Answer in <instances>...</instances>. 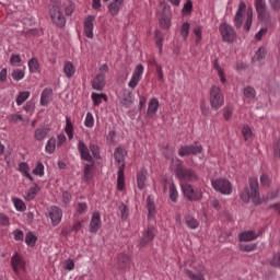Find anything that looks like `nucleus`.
<instances>
[{
	"instance_id": "obj_1",
	"label": "nucleus",
	"mask_w": 280,
	"mask_h": 280,
	"mask_svg": "<svg viewBox=\"0 0 280 280\" xmlns=\"http://www.w3.org/2000/svg\"><path fill=\"white\" fill-rule=\"evenodd\" d=\"M245 16L246 23L244 27L246 32H248L250 31V26L253 25V9L246 10V3L244 1H241L238 3V9L234 18V25L237 30H240V27H242V25L244 24Z\"/></svg>"
},
{
	"instance_id": "obj_2",
	"label": "nucleus",
	"mask_w": 280,
	"mask_h": 280,
	"mask_svg": "<svg viewBox=\"0 0 280 280\" xmlns=\"http://www.w3.org/2000/svg\"><path fill=\"white\" fill-rule=\"evenodd\" d=\"M249 187H246L243 192H241V200L243 202H248L253 200L254 205H261V196L259 195V180L255 177L249 178Z\"/></svg>"
},
{
	"instance_id": "obj_3",
	"label": "nucleus",
	"mask_w": 280,
	"mask_h": 280,
	"mask_svg": "<svg viewBox=\"0 0 280 280\" xmlns=\"http://www.w3.org/2000/svg\"><path fill=\"white\" fill-rule=\"evenodd\" d=\"M50 19L57 27H65L67 19L62 14V0H51L48 7Z\"/></svg>"
},
{
	"instance_id": "obj_4",
	"label": "nucleus",
	"mask_w": 280,
	"mask_h": 280,
	"mask_svg": "<svg viewBox=\"0 0 280 280\" xmlns=\"http://www.w3.org/2000/svg\"><path fill=\"white\" fill-rule=\"evenodd\" d=\"M158 18L162 30L172 27V7L167 2L162 1L158 9Z\"/></svg>"
},
{
	"instance_id": "obj_5",
	"label": "nucleus",
	"mask_w": 280,
	"mask_h": 280,
	"mask_svg": "<svg viewBox=\"0 0 280 280\" xmlns=\"http://www.w3.org/2000/svg\"><path fill=\"white\" fill-rule=\"evenodd\" d=\"M177 166L174 168V173L177 176L180 183H194V180H198V175L191 170L183 166L180 161H177Z\"/></svg>"
},
{
	"instance_id": "obj_6",
	"label": "nucleus",
	"mask_w": 280,
	"mask_h": 280,
	"mask_svg": "<svg viewBox=\"0 0 280 280\" xmlns=\"http://www.w3.org/2000/svg\"><path fill=\"white\" fill-rule=\"evenodd\" d=\"M210 105L213 110H219L224 106V94H222V90L218 85H212L210 89Z\"/></svg>"
},
{
	"instance_id": "obj_7",
	"label": "nucleus",
	"mask_w": 280,
	"mask_h": 280,
	"mask_svg": "<svg viewBox=\"0 0 280 280\" xmlns=\"http://www.w3.org/2000/svg\"><path fill=\"white\" fill-rule=\"evenodd\" d=\"M211 185L215 191L223 194V196H231L233 194V185L226 178L212 179Z\"/></svg>"
},
{
	"instance_id": "obj_8",
	"label": "nucleus",
	"mask_w": 280,
	"mask_h": 280,
	"mask_svg": "<svg viewBox=\"0 0 280 280\" xmlns=\"http://www.w3.org/2000/svg\"><path fill=\"white\" fill-rule=\"evenodd\" d=\"M219 32L222 36L223 43H234L237 38L235 28H233V26L226 22L220 24Z\"/></svg>"
},
{
	"instance_id": "obj_9",
	"label": "nucleus",
	"mask_w": 280,
	"mask_h": 280,
	"mask_svg": "<svg viewBox=\"0 0 280 280\" xmlns=\"http://www.w3.org/2000/svg\"><path fill=\"white\" fill-rule=\"evenodd\" d=\"M182 191L185 198H188L190 201L197 202L198 200H202V189L200 188H194L189 184H182Z\"/></svg>"
},
{
	"instance_id": "obj_10",
	"label": "nucleus",
	"mask_w": 280,
	"mask_h": 280,
	"mask_svg": "<svg viewBox=\"0 0 280 280\" xmlns=\"http://www.w3.org/2000/svg\"><path fill=\"white\" fill-rule=\"evenodd\" d=\"M159 230L154 225H149L143 232L140 238L139 247L143 248L148 246L151 242H154V237H156Z\"/></svg>"
},
{
	"instance_id": "obj_11",
	"label": "nucleus",
	"mask_w": 280,
	"mask_h": 280,
	"mask_svg": "<svg viewBox=\"0 0 280 280\" xmlns=\"http://www.w3.org/2000/svg\"><path fill=\"white\" fill-rule=\"evenodd\" d=\"M11 266L16 277H19L20 280H23V278L21 277V272H25V260H23V257H21L19 253H15L11 257Z\"/></svg>"
},
{
	"instance_id": "obj_12",
	"label": "nucleus",
	"mask_w": 280,
	"mask_h": 280,
	"mask_svg": "<svg viewBox=\"0 0 280 280\" xmlns=\"http://www.w3.org/2000/svg\"><path fill=\"white\" fill-rule=\"evenodd\" d=\"M143 71H144L143 65L139 63L136 67L131 75V79L128 83L129 89H137L139 82H141V78H143Z\"/></svg>"
},
{
	"instance_id": "obj_13",
	"label": "nucleus",
	"mask_w": 280,
	"mask_h": 280,
	"mask_svg": "<svg viewBox=\"0 0 280 280\" xmlns=\"http://www.w3.org/2000/svg\"><path fill=\"white\" fill-rule=\"evenodd\" d=\"M48 218H50L52 226H58L62 222V209L56 206L50 207Z\"/></svg>"
},
{
	"instance_id": "obj_14",
	"label": "nucleus",
	"mask_w": 280,
	"mask_h": 280,
	"mask_svg": "<svg viewBox=\"0 0 280 280\" xmlns=\"http://www.w3.org/2000/svg\"><path fill=\"white\" fill-rule=\"evenodd\" d=\"M200 152H202V145L191 144V145L180 147L178 154L179 156H189L190 154H200Z\"/></svg>"
},
{
	"instance_id": "obj_15",
	"label": "nucleus",
	"mask_w": 280,
	"mask_h": 280,
	"mask_svg": "<svg viewBox=\"0 0 280 280\" xmlns=\"http://www.w3.org/2000/svg\"><path fill=\"white\" fill-rule=\"evenodd\" d=\"M196 272H194L189 269H185V273L187 275L188 279H190V280H207V278H205V275H207V268H205V266L200 265L196 269Z\"/></svg>"
},
{
	"instance_id": "obj_16",
	"label": "nucleus",
	"mask_w": 280,
	"mask_h": 280,
	"mask_svg": "<svg viewBox=\"0 0 280 280\" xmlns=\"http://www.w3.org/2000/svg\"><path fill=\"white\" fill-rule=\"evenodd\" d=\"M102 229V215L100 212L95 211L92 213V218L89 225L90 233H97Z\"/></svg>"
},
{
	"instance_id": "obj_17",
	"label": "nucleus",
	"mask_w": 280,
	"mask_h": 280,
	"mask_svg": "<svg viewBox=\"0 0 280 280\" xmlns=\"http://www.w3.org/2000/svg\"><path fill=\"white\" fill-rule=\"evenodd\" d=\"M95 23V15H89L83 21V32L86 38H93V28Z\"/></svg>"
},
{
	"instance_id": "obj_18",
	"label": "nucleus",
	"mask_w": 280,
	"mask_h": 280,
	"mask_svg": "<svg viewBox=\"0 0 280 280\" xmlns=\"http://www.w3.org/2000/svg\"><path fill=\"white\" fill-rule=\"evenodd\" d=\"M78 151L81 154V159L83 161H88V163H91L93 161V155H91V151L89 150V147L84 141L79 140L78 142Z\"/></svg>"
},
{
	"instance_id": "obj_19",
	"label": "nucleus",
	"mask_w": 280,
	"mask_h": 280,
	"mask_svg": "<svg viewBox=\"0 0 280 280\" xmlns=\"http://www.w3.org/2000/svg\"><path fill=\"white\" fill-rule=\"evenodd\" d=\"M124 8V0H112L107 5V10L112 16H117Z\"/></svg>"
},
{
	"instance_id": "obj_20",
	"label": "nucleus",
	"mask_w": 280,
	"mask_h": 280,
	"mask_svg": "<svg viewBox=\"0 0 280 280\" xmlns=\"http://www.w3.org/2000/svg\"><path fill=\"white\" fill-rule=\"evenodd\" d=\"M130 256H128L127 254H119L117 262L118 270H130Z\"/></svg>"
},
{
	"instance_id": "obj_21",
	"label": "nucleus",
	"mask_w": 280,
	"mask_h": 280,
	"mask_svg": "<svg viewBox=\"0 0 280 280\" xmlns=\"http://www.w3.org/2000/svg\"><path fill=\"white\" fill-rule=\"evenodd\" d=\"M104 86H106V75L96 74L92 80V89L94 91H104Z\"/></svg>"
},
{
	"instance_id": "obj_22",
	"label": "nucleus",
	"mask_w": 280,
	"mask_h": 280,
	"mask_svg": "<svg viewBox=\"0 0 280 280\" xmlns=\"http://www.w3.org/2000/svg\"><path fill=\"white\" fill-rule=\"evenodd\" d=\"M89 213V203L85 201H77L74 203V218H80V215H86Z\"/></svg>"
},
{
	"instance_id": "obj_23",
	"label": "nucleus",
	"mask_w": 280,
	"mask_h": 280,
	"mask_svg": "<svg viewBox=\"0 0 280 280\" xmlns=\"http://www.w3.org/2000/svg\"><path fill=\"white\" fill-rule=\"evenodd\" d=\"M156 113H159V98L153 97L149 102L147 117H149V119H152L156 116Z\"/></svg>"
},
{
	"instance_id": "obj_24",
	"label": "nucleus",
	"mask_w": 280,
	"mask_h": 280,
	"mask_svg": "<svg viewBox=\"0 0 280 280\" xmlns=\"http://www.w3.org/2000/svg\"><path fill=\"white\" fill-rule=\"evenodd\" d=\"M125 168H126V164L118 165V173H117V189H118V191H124V187H126V177L124 175Z\"/></svg>"
},
{
	"instance_id": "obj_25",
	"label": "nucleus",
	"mask_w": 280,
	"mask_h": 280,
	"mask_svg": "<svg viewBox=\"0 0 280 280\" xmlns=\"http://www.w3.org/2000/svg\"><path fill=\"white\" fill-rule=\"evenodd\" d=\"M51 95H54V91L51 89H44L40 94V106H49V104H51Z\"/></svg>"
},
{
	"instance_id": "obj_26",
	"label": "nucleus",
	"mask_w": 280,
	"mask_h": 280,
	"mask_svg": "<svg viewBox=\"0 0 280 280\" xmlns=\"http://www.w3.org/2000/svg\"><path fill=\"white\" fill-rule=\"evenodd\" d=\"M255 8L258 14V19L264 21L266 19L267 12L266 0H255Z\"/></svg>"
},
{
	"instance_id": "obj_27",
	"label": "nucleus",
	"mask_w": 280,
	"mask_h": 280,
	"mask_svg": "<svg viewBox=\"0 0 280 280\" xmlns=\"http://www.w3.org/2000/svg\"><path fill=\"white\" fill-rule=\"evenodd\" d=\"M257 237H259V234L255 231H245L238 234L240 242H254Z\"/></svg>"
},
{
	"instance_id": "obj_28",
	"label": "nucleus",
	"mask_w": 280,
	"mask_h": 280,
	"mask_svg": "<svg viewBox=\"0 0 280 280\" xmlns=\"http://www.w3.org/2000/svg\"><path fill=\"white\" fill-rule=\"evenodd\" d=\"M128 154V152L125 151L124 148L118 147L115 149L114 151V159L115 161H117L118 165H125V161H126V155Z\"/></svg>"
},
{
	"instance_id": "obj_29",
	"label": "nucleus",
	"mask_w": 280,
	"mask_h": 280,
	"mask_svg": "<svg viewBox=\"0 0 280 280\" xmlns=\"http://www.w3.org/2000/svg\"><path fill=\"white\" fill-rule=\"evenodd\" d=\"M83 174V180H86V183L93 180V176H95V164H85Z\"/></svg>"
},
{
	"instance_id": "obj_30",
	"label": "nucleus",
	"mask_w": 280,
	"mask_h": 280,
	"mask_svg": "<svg viewBox=\"0 0 280 280\" xmlns=\"http://www.w3.org/2000/svg\"><path fill=\"white\" fill-rule=\"evenodd\" d=\"M63 73L66 78L70 80V78H73L75 75V66L71 61H66L63 65Z\"/></svg>"
},
{
	"instance_id": "obj_31",
	"label": "nucleus",
	"mask_w": 280,
	"mask_h": 280,
	"mask_svg": "<svg viewBox=\"0 0 280 280\" xmlns=\"http://www.w3.org/2000/svg\"><path fill=\"white\" fill-rule=\"evenodd\" d=\"M243 95H244L245 102H253V100L257 97V91H255V88L253 86H246L243 90Z\"/></svg>"
},
{
	"instance_id": "obj_32",
	"label": "nucleus",
	"mask_w": 280,
	"mask_h": 280,
	"mask_svg": "<svg viewBox=\"0 0 280 280\" xmlns=\"http://www.w3.org/2000/svg\"><path fill=\"white\" fill-rule=\"evenodd\" d=\"M38 191H40V187L38 185L34 184L25 194L24 199L27 200V202H32L34 198H36Z\"/></svg>"
},
{
	"instance_id": "obj_33",
	"label": "nucleus",
	"mask_w": 280,
	"mask_h": 280,
	"mask_svg": "<svg viewBox=\"0 0 280 280\" xmlns=\"http://www.w3.org/2000/svg\"><path fill=\"white\" fill-rule=\"evenodd\" d=\"M12 202L16 211L20 213H25L27 211V206L25 205V201L21 198L12 197Z\"/></svg>"
},
{
	"instance_id": "obj_34",
	"label": "nucleus",
	"mask_w": 280,
	"mask_h": 280,
	"mask_svg": "<svg viewBox=\"0 0 280 280\" xmlns=\"http://www.w3.org/2000/svg\"><path fill=\"white\" fill-rule=\"evenodd\" d=\"M47 135H49V129L42 127L35 130L34 138L36 141H45V139H47Z\"/></svg>"
},
{
	"instance_id": "obj_35",
	"label": "nucleus",
	"mask_w": 280,
	"mask_h": 280,
	"mask_svg": "<svg viewBox=\"0 0 280 280\" xmlns=\"http://www.w3.org/2000/svg\"><path fill=\"white\" fill-rule=\"evenodd\" d=\"M65 132L69 139V141L73 140V122L71 121V117H66V127Z\"/></svg>"
},
{
	"instance_id": "obj_36",
	"label": "nucleus",
	"mask_w": 280,
	"mask_h": 280,
	"mask_svg": "<svg viewBox=\"0 0 280 280\" xmlns=\"http://www.w3.org/2000/svg\"><path fill=\"white\" fill-rule=\"evenodd\" d=\"M19 172L25 176V178H28V180L33 182L34 177L32 174H30V165L25 162H21L19 164Z\"/></svg>"
},
{
	"instance_id": "obj_37",
	"label": "nucleus",
	"mask_w": 280,
	"mask_h": 280,
	"mask_svg": "<svg viewBox=\"0 0 280 280\" xmlns=\"http://www.w3.org/2000/svg\"><path fill=\"white\" fill-rule=\"evenodd\" d=\"M91 100H92L94 106H100V104H102V102H107L108 97L106 96V94H103V93L102 94L92 93Z\"/></svg>"
},
{
	"instance_id": "obj_38",
	"label": "nucleus",
	"mask_w": 280,
	"mask_h": 280,
	"mask_svg": "<svg viewBox=\"0 0 280 280\" xmlns=\"http://www.w3.org/2000/svg\"><path fill=\"white\" fill-rule=\"evenodd\" d=\"M57 139L51 137L47 142H46V147H45V152H47V154H54V152H56V147H57Z\"/></svg>"
},
{
	"instance_id": "obj_39",
	"label": "nucleus",
	"mask_w": 280,
	"mask_h": 280,
	"mask_svg": "<svg viewBox=\"0 0 280 280\" xmlns=\"http://www.w3.org/2000/svg\"><path fill=\"white\" fill-rule=\"evenodd\" d=\"M120 104H122L125 108H130L132 104V93L130 91L124 92V97L121 98Z\"/></svg>"
},
{
	"instance_id": "obj_40",
	"label": "nucleus",
	"mask_w": 280,
	"mask_h": 280,
	"mask_svg": "<svg viewBox=\"0 0 280 280\" xmlns=\"http://www.w3.org/2000/svg\"><path fill=\"white\" fill-rule=\"evenodd\" d=\"M36 242H38V237L33 234V232H27L25 235V244H27L31 248L36 246Z\"/></svg>"
},
{
	"instance_id": "obj_41",
	"label": "nucleus",
	"mask_w": 280,
	"mask_h": 280,
	"mask_svg": "<svg viewBox=\"0 0 280 280\" xmlns=\"http://www.w3.org/2000/svg\"><path fill=\"white\" fill-rule=\"evenodd\" d=\"M147 209L149 211V219L154 218L155 213H156V207L154 206V201L152 200L151 197L147 198Z\"/></svg>"
},
{
	"instance_id": "obj_42",
	"label": "nucleus",
	"mask_w": 280,
	"mask_h": 280,
	"mask_svg": "<svg viewBox=\"0 0 280 280\" xmlns=\"http://www.w3.org/2000/svg\"><path fill=\"white\" fill-rule=\"evenodd\" d=\"M185 224L188 226V229H191V230H196L198 229V226H200V222H198V220H196L191 215H187L185 218Z\"/></svg>"
},
{
	"instance_id": "obj_43",
	"label": "nucleus",
	"mask_w": 280,
	"mask_h": 280,
	"mask_svg": "<svg viewBox=\"0 0 280 280\" xmlns=\"http://www.w3.org/2000/svg\"><path fill=\"white\" fill-rule=\"evenodd\" d=\"M168 196L172 202H178V189H176V185L174 183L170 184Z\"/></svg>"
},
{
	"instance_id": "obj_44",
	"label": "nucleus",
	"mask_w": 280,
	"mask_h": 280,
	"mask_svg": "<svg viewBox=\"0 0 280 280\" xmlns=\"http://www.w3.org/2000/svg\"><path fill=\"white\" fill-rule=\"evenodd\" d=\"M189 30H191L189 22H184L179 28V34L184 40H187V37L189 36Z\"/></svg>"
},
{
	"instance_id": "obj_45",
	"label": "nucleus",
	"mask_w": 280,
	"mask_h": 280,
	"mask_svg": "<svg viewBox=\"0 0 280 280\" xmlns=\"http://www.w3.org/2000/svg\"><path fill=\"white\" fill-rule=\"evenodd\" d=\"M192 34L195 35V43L196 45H200L202 40V26L197 25L192 30Z\"/></svg>"
},
{
	"instance_id": "obj_46",
	"label": "nucleus",
	"mask_w": 280,
	"mask_h": 280,
	"mask_svg": "<svg viewBox=\"0 0 280 280\" xmlns=\"http://www.w3.org/2000/svg\"><path fill=\"white\" fill-rule=\"evenodd\" d=\"M163 33L161 31H155V45L159 47L160 54H163Z\"/></svg>"
},
{
	"instance_id": "obj_47",
	"label": "nucleus",
	"mask_w": 280,
	"mask_h": 280,
	"mask_svg": "<svg viewBox=\"0 0 280 280\" xmlns=\"http://www.w3.org/2000/svg\"><path fill=\"white\" fill-rule=\"evenodd\" d=\"M28 69L31 71V73H37L38 69H40V63H38V59L32 58L28 61Z\"/></svg>"
},
{
	"instance_id": "obj_48",
	"label": "nucleus",
	"mask_w": 280,
	"mask_h": 280,
	"mask_svg": "<svg viewBox=\"0 0 280 280\" xmlns=\"http://www.w3.org/2000/svg\"><path fill=\"white\" fill-rule=\"evenodd\" d=\"M145 172L141 171L137 175V185L139 189H143L145 187Z\"/></svg>"
},
{
	"instance_id": "obj_49",
	"label": "nucleus",
	"mask_w": 280,
	"mask_h": 280,
	"mask_svg": "<svg viewBox=\"0 0 280 280\" xmlns=\"http://www.w3.org/2000/svg\"><path fill=\"white\" fill-rule=\"evenodd\" d=\"M93 126H95V118L91 112H88L84 120V127L93 128Z\"/></svg>"
},
{
	"instance_id": "obj_50",
	"label": "nucleus",
	"mask_w": 280,
	"mask_h": 280,
	"mask_svg": "<svg viewBox=\"0 0 280 280\" xmlns=\"http://www.w3.org/2000/svg\"><path fill=\"white\" fill-rule=\"evenodd\" d=\"M26 100H30V92L24 91L19 93L15 102L18 106H21V104H23Z\"/></svg>"
},
{
	"instance_id": "obj_51",
	"label": "nucleus",
	"mask_w": 280,
	"mask_h": 280,
	"mask_svg": "<svg viewBox=\"0 0 280 280\" xmlns=\"http://www.w3.org/2000/svg\"><path fill=\"white\" fill-rule=\"evenodd\" d=\"M242 135L245 141H248V139H253V130L248 125H244L242 127Z\"/></svg>"
},
{
	"instance_id": "obj_52",
	"label": "nucleus",
	"mask_w": 280,
	"mask_h": 280,
	"mask_svg": "<svg viewBox=\"0 0 280 280\" xmlns=\"http://www.w3.org/2000/svg\"><path fill=\"white\" fill-rule=\"evenodd\" d=\"M12 78L13 80H15V82H20V80H23V78H25V71L19 68L14 69L12 71Z\"/></svg>"
},
{
	"instance_id": "obj_53",
	"label": "nucleus",
	"mask_w": 280,
	"mask_h": 280,
	"mask_svg": "<svg viewBox=\"0 0 280 280\" xmlns=\"http://www.w3.org/2000/svg\"><path fill=\"white\" fill-rule=\"evenodd\" d=\"M266 59V48L264 47H260L255 56H254V60H256L257 62H261V60H265Z\"/></svg>"
},
{
	"instance_id": "obj_54",
	"label": "nucleus",
	"mask_w": 280,
	"mask_h": 280,
	"mask_svg": "<svg viewBox=\"0 0 280 280\" xmlns=\"http://www.w3.org/2000/svg\"><path fill=\"white\" fill-rule=\"evenodd\" d=\"M33 174H35V176H45V165H43L40 162H37L35 168L33 170Z\"/></svg>"
},
{
	"instance_id": "obj_55",
	"label": "nucleus",
	"mask_w": 280,
	"mask_h": 280,
	"mask_svg": "<svg viewBox=\"0 0 280 280\" xmlns=\"http://www.w3.org/2000/svg\"><path fill=\"white\" fill-rule=\"evenodd\" d=\"M74 10H75V4H73V2L65 3L66 16H71V14H73Z\"/></svg>"
},
{
	"instance_id": "obj_56",
	"label": "nucleus",
	"mask_w": 280,
	"mask_h": 280,
	"mask_svg": "<svg viewBox=\"0 0 280 280\" xmlns=\"http://www.w3.org/2000/svg\"><path fill=\"white\" fill-rule=\"evenodd\" d=\"M155 72H156V75H158V80L160 82H164L165 78L163 77V67H161V65L155 63Z\"/></svg>"
},
{
	"instance_id": "obj_57",
	"label": "nucleus",
	"mask_w": 280,
	"mask_h": 280,
	"mask_svg": "<svg viewBox=\"0 0 280 280\" xmlns=\"http://www.w3.org/2000/svg\"><path fill=\"white\" fill-rule=\"evenodd\" d=\"M241 250H244L245 253H253V250H255V248H257L256 244H241L240 245Z\"/></svg>"
},
{
	"instance_id": "obj_58",
	"label": "nucleus",
	"mask_w": 280,
	"mask_h": 280,
	"mask_svg": "<svg viewBox=\"0 0 280 280\" xmlns=\"http://www.w3.org/2000/svg\"><path fill=\"white\" fill-rule=\"evenodd\" d=\"M194 10V3L191 0H187L186 3L184 4V8L182 10L183 14H189Z\"/></svg>"
},
{
	"instance_id": "obj_59",
	"label": "nucleus",
	"mask_w": 280,
	"mask_h": 280,
	"mask_svg": "<svg viewBox=\"0 0 280 280\" xmlns=\"http://www.w3.org/2000/svg\"><path fill=\"white\" fill-rule=\"evenodd\" d=\"M9 121H12L13 124H19V121H24L23 116L19 114H11L8 117Z\"/></svg>"
},
{
	"instance_id": "obj_60",
	"label": "nucleus",
	"mask_w": 280,
	"mask_h": 280,
	"mask_svg": "<svg viewBox=\"0 0 280 280\" xmlns=\"http://www.w3.org/2000/svg\"><path fill=\"white\" fill-rule=\"evenodd\" d=\"M67 143V136L65 133L57 135V148H60Z\"/></svg>"
},
{
	"instance_id": "obj_61",
	"label": "nucleus",
	"mask_w": 280,
	"mask_h": 280,
	"mask_svg": "<svg viewBox=\"0 0 280 280\" xmlns=\"http://www.w3.org/2000/svg\"><path fill=\"white\" fill-rule=\"evenodd\" d=\"M15 242H23L24 233L21 230H14L12 233Z\"/></svg>"
},
{
	"instance_id": "obj_62",
	"label": "nucleus",
	"mask_w": 280,
	"mask_h": 280,
	"mask_svg": "<svg viewBox=\"0 0 280 280\" xmlns=\"http://www.w3.org/2000/svg\"><path fill=\"white\" fill-rule=\"evenodd\" d=\"M270 183H271V180H270V177L268 175L262 174L260 176V184L262 185V187H270Z\"/></svg>"
},
{
	"instance_id": "obj_63",
	"label": "nucleus",
	"mask_w": 280,
	"mask_h": 280,
	"mask_svg": "<svg viewBox=\"0 0 280 280\" xmlns=\"http://www.w3.org/2000/svg\"><path fill=\"white\" fill-rule=\"evenodd\" d=\"M269 5L273 12H279L280 10V0H269Z\"/></svg>"
},
{
	"instance_id": "obj_64",
	"label": "nucleus",
	"mask_w": 280,
	"mask_h": 280,
	"mask_svg": "<svg viewBox=\"0 0 280 280\" xmlns=\"http://www.w3.org/2000/svg\"><path fill=\"white\" fill-rule=\"evenodd\" d=\"M232 115H233V107H231V106L224 107V109H223L224 119H226L229 121V119L232 117Z\"/></svg>"
}]
</instances>
